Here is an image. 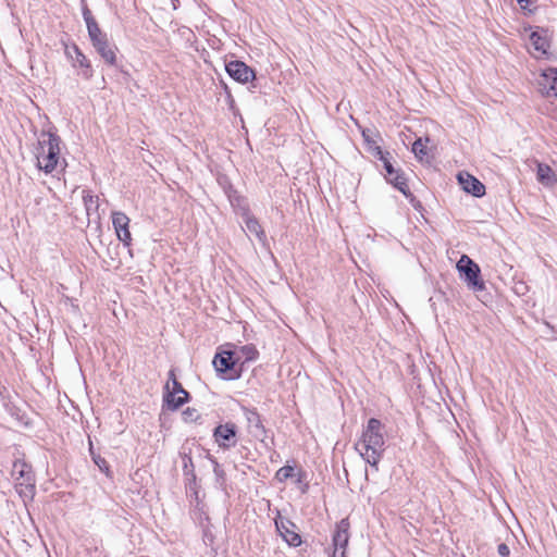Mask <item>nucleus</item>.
<instances>
[{
  "mask_svg": "<svg viewBox=\"0 0 557 557\" xmlns=\"http://www.w3.org/2000/svg\"><path fill=\"white\" fill-rule=\"evenodd\" d=\"M61 138L52 132H42L36 151L37 166L45 173L53 172L60 164Z\"/></svg>",
  "mask_w": 557,
  "mask_h": 557,
  "instance_id": "2",
  "label": "nucleus"
},
{
  "mask_svg": "<svg viewBox=\"0 0 557 557\" xmlns=\"http://www.w3.org/2000/svg\"><path fill=\"white\" fill-rule=\"evenodd\" d=\"M302 480H304V474H302V472H300V471H299V472L297 473V480H296V483H297V484H300V483H302Z\"/></svg>",
  "mask_w": 557,
  "mask_h": 557,
  "instance_id": "34",
  "label": "nucleus"
},
{
  "mask_svg": "<svg viewBox=\"0 0 557 557\" xmlns=\"http://www.w3.org/2000/svg\"><path fill=\"white\" fill-rule=\"evenodd\" d=\"M240 352L243 354L245 361L255 360L258 356V350L252 345H246L240 348Z\"/></svg>",
  "mask_w": 557,
  "mask_h": 557,
  "instance_id": "25",
  "label": "nucleus"
},
{
  "mask_svg": "<svg viewBox=\"0 0 557 557\" xmlns=\"http://www.w3.org/2000/svg\"><path fill=\"white\" fill-rule=\"evenodd\" d=\"M112 224L119 240L125 246H129L132 242L131 232L128 230L129 218L124 212L115 211L112 213Z\"/></svg>",
  "mask_w": 557,
  "mask_h": 557,
  "instance_id": "12",
  "label": "nucleus"
},
{
  "mask_svg": "<svg viewBox=\"0 0 557 557\" xmlns=\"http://www.w3.org/2000/svg\"><path fill=\"white\" fill-rule=\"evenodd\" d=\"M238 360L239 358H234V352L225 350L216 354L212 363L216 372L224 374V379L235 380L240 376V373L235 370Z\"/></svg>",
  "mask_w": 557,
  "mask_h": 557,
  "instance_id": "5",
  "label": "nucleus"
},
{
  "mask_svg": "<svg viewBox=\"0 0 557 557\" xmlns=\"http://www.w3.org/2000/svg\"><path fill=\"white\" fill-rule=\"evenodd\" d=\"M185 422H196L200 419V413L195 408H187L182 413Z\"/></svg>",
  "mask_w": 557,
  "mask_h": 557,
  "instance_id": "27",
  "label": "nucleus"
},
{
  "mask_svg": "<svg viewBox=\"0 0 557 557\" xmlns=\"http://www.w3.org/2000/svg\"><path fill=\"white\" fill-rule=\"evenodd\" d=\"M170 380H172V384H173V391L171 393H174V395L176 394H183V392H186L184 389V387L182 386V384L176 380V376L174 374V371H170Z\"/></svg>",
  "mask_w": 557,
  "mask_h": 557,
  "instance_id": "29",
  "label": "nucleus"
},
{
  "mask_svg": "<svg viewBox=\"0 0 557 557\" xmlns=\"http://www.w3.org/2000/svg\"><path fill=\"white\" fill-rule=\"evenodd\" d=\"M12 476L15 480V487L24 502L33 499L35 495V475L32 466L23 459H15L12 467Z\"/></svg>",
  "mask_w": 557,
  "mask_h": 557,
  "instance_id": "3",
  "label": "nucleus"
},
{
  "mask_svg": "<svg viewBox=\"0 0 557 557\" xmlns=\"http://www.w3.org/2000/svg\"><path fill=\"white\" fill-rule=\"evenodd\" d=\"M183 460H184V470L188 474L189 473L188 468L189 467L193 468V460L188 456H184Z\"/></svg>",
  "mask_w": 557,
  "mask_h": 557,
  "instance_id": "31",
  "label": "nucleus"
},
{
  "mask_svg": "<svg viewBox=\"0 0 557 557\" xmlns=\"http://www.w3.org/2000/svg\"><path fill=\"white\" fill-rule=\"evenodd\" d=\"M539 87L546 97L557 98V69L545 70L539 78Z\"/></svg>",
  "mask_w": 557,
  "mask_h": 557,
  "instance_id": "15",
  "label": "nucleus"
},
{
  "mask_svg": "<svg viewBox=\"0 0 557 557\" xmlns=\"http://www.w3.org/2000/svg\"><path fill=\"white\" fill-rule=\"evenodd\" d=\"M83 18L86 23L88 37L91 41V45L101 44V41H104L108 39V36L106 33L101 30L99 27L97 21L95 20L91 11L88 9L87 5H84L82 9Z\"/></svg>",
  "mask_w": 557,
  "mask_h": 557,
  "instance_id": "10",
  "label": "nucleus"
},
{
  "mask_svg": "<svg viewBox=\"0 0 557 557\" xmlns=\"http://www.w3.org/2000/svg\"><path fill=\"white\" fill-rule=\"evenodd\" d=\"M457 269L468 286L474 290H483L485 288L484 282L480 280V268L468 256L462 255L457 262Z\"/></svg>",
  "mask_w": 557,
  "mask_h": 557,
  "instance_id": "4",
  "label": "nucleus"
},
{
  "mask_svg": "<svg viewBox=\"0 0 557 557\" xmlns=\"http://www.w3.org/2000/svg\"><path fill=\"white\" fill-rule=\"evenodd\" d=\"M331 557H339V554L333 553ZM344 557H346V555H344Z\"/></svg>",
  "mask_w": 557,
  "mask_h": 557,
  "instance_id": "35",
  "label": "nucleus"
},
{
  "mask_svg": "<svg viewBox=\"0 0 557 557\" xmlns=\"http://www.w3.org/2000/svg\"><path fill=\"white\" fill-rule=\"evenodd\" d=\"M213 437L219 447L230 449L237 444L236 426L234 423L218 425L213 431Z\"/></svg>",
  "mask_w": 557,
  "mask_h": 557,
  "instance_id": "7",
  "label": "nucleus"
},
{
  "mask_svg": "<svg viewBox=\"0 0 557 557\" xmlns=\"http://www.w3.org/2000/svg\"><path fill=\"white\" fill-rule=\"evenodd\" d=\"M244 222L247 232L255 235L262 243L265 240L264 231L255 216L246 214Z\"/></svg>",
  "mask_w": 557,
  "mask_h": 557,
  "instance_id": "20",
  "label": "nucleus"
},
{
  "mask_svg": "<svg viewBox=\"0 0 557 557\" xmlns=\"http://www.w3.org/2000/svg\"><path fill=\"white\" fill-rule=\"evenodd\" d=\"M349 522L342 519L337 524L333 534V553L339 554V557L346 555V548L349 542Z\"/></svg>",
  "mask_w": 557,
  "mask_h": 557,
  "instance_id": "8",
  "label": "nucleus"
},
{
  "mask_svg": "<svg viewBox=\"0 0 557 557\" xmlns=\"http://www.w3.org/2000/svg\"><path fill=\"white\" fill-rule=\"evenodd\" d=\"M228 75L239 83H247L255 77V72L239 60L231 61L225 66Z\"/></svg>",
  "mask_w": 557,
  "mask_h": 557,
  "instance_id": "14",
  "label": "nucleus"
},
{
  "mask_svg": "<svg viewBox=\"0 0 557 557\" xmlns=\"http://www.w3.org/2000/svg\"><path fill=\"white\" fill-rule=\"evenodd\" d=\"M65 54L72 60L74 67L79 66L82 69L81 75L85 79H89L92 76V69L88 59L76 45L66 46Z\"/></svg>",
  "mask_w": 557,
  "mask_h": 557,
  "instance_id": "9",
  "label": "nucleus"
},
{
  "mask_svg": "<svg viewBox=\"0 0 557 557\" xmlns=\"http://www.w3.org/2000/svg\"><path fill=\"white\" fill-rule=\"evenodd\" d=\"M384 429L385 426L380 420L375 418L369 419L359 441L355 445L361 458L376 471L385 451Z\"/></svg>",
  "mask_w": 557,
  "mask_h": 557,
  "instance_id": "1",
  "label": "nucleus"
},
{
  "mask_svg": "<svg viewBox=\"0 0 557 557\" xmlns=\"http://www.w3.org/2000/svg\"><path fill=\"white\" fill-rule=\"evenodd\" d=\"M295 474V468L292 466H284L280 468L275 473V479L280 482H285L288 479L294 478Z\"/></svg>",
  "mask_w": 557,
  "mask_h": 557,
  "instance_id": "23",
  "label": "nucleus"
},
{
  "mask_svg": "<svg viewBox=\"0 0 557 557\" xmlns=\"http://www.w3.org/2000/svg\"><path fill=\"white\" fill-rule=\"evenodd\" d=\"M382 163L386 171V180L405 196L410 195L406 178L400 171L394 169L389 157L382 160Z\"/></svg>",
  "mask_w": 557,
  "mask_h": 557,
  "instance_id": "13",
  "label": "nucleus"
},
{
  "mask_svg": "<svg viewBox=\"0 0 557 557\" xmlns=\"http://www.w3.org/2000/svg\"><path fill=\"white\" fill-rule=\"evenodd\" d=\"M92 460L98 466V468L104 472L107 475L109 474V465L104 458H102L100 455H95L92 451Z\"/></svg>",
  "mask_w": 557,
  "mask_h": 557,
  "instance_id": "28",
  "label": "nucleus"
},
{
  "mask_svg": "<svg viewBox=\"0 0 557 557\" xmlns=\"http://www.w3.org/2000/svg\"><path fill=\"white\" fill-rule=\"evenodd\" d=\"M276 530L281 536L288 543V545L297 547L301 544L300 535L295 531L296 525L288 519L283 518L277 511V516L274 519Z\"/></svg>",
  "mask_w": 557,
  "mask_h": 557,
  "instance_id": "6",
  "label": "nucleus"
},
{
  "mask_svg": "<svg viewBox=\"0 0 557 557\" xmlns=\"http://www.w3.org/2000/svg\"><path fill=\"white\" fill-rule=\"evenodd\" d=\"M497 553L502 556V557H508L510 555V549L508 547L507 544L505 543H502L498 545L497 547Z\"/></svg>",
  "mask_w": 557,
  "mask_h": 557,
  "instance_id": "30",
  "label": "nucleus"
},
{
  "mask_svg": "<svg viewBox=\"0 0 557 557\" xmlns=\"http://www.w3.org/2000/svg\"><path fill=\"white\" fill-rule=\"evenodd\" d=\"M412 152L419 159H422L426 156V144L422 140V138H418L412 145Z\"/></svg>",
  "mask_w": 557,
  "mask_h": 557,
  "instance_id": "24",
  "label": "nucleus"
},
{
  "mask_svg": "<svg viewBox=\"0 0 557 557\" xmlns=\"http://www.w3.org/2000/svg\"><path fill=\"white\" fill-rule=\"evenodd\" d=\"M249 434L256 440L263 441L267 436L265 428L259 413L255 409L243 408Z\"/></svg>",
  "mask_w": 557,
  "mask_h": 557,
  "instance_id": "11",
  "label": "nucleus"
},
{
  "mask_svg": "<svg viewBox=\"0 0 557 557\" xmlns=\"http://www.w3.org/2000/svg\"><path fill=\"white\" fill-rule=\"evenodd\" d=\"M363 137H364V140L368 143L369 145V150L370 152L375 157L377 158L380 161L384 160L385 158L387 157H391L389 152L387 151H383L382 148L380 146H377L375 144V141L373 140H370V138L366 135V132L362 133Z\"/></svg>",
  "mask_w": 557,
  "mask_h": 557,
  "instance_id": "22",
  "label": "nucleus"
},
{
  "mask_svg": "<svg viewBox=\"0 0 557 557\" xmlns=\"http://www.w3.org/2000/svg\"><path fill=\"white\" fill-rule=\"evenodd\" d=\"M92 47L100 54V57L103 59L106 63H108L109 65H115V48L111 47L109 39L101 41V44H96Z\"/></svg>",
  "mask_w": 557,
  "mask_h": 557,
  "instance_id": "19",
  "label": "nucleus"
},
{
  "mask_svg": "<svg viewBox=\"0 0 557 557\" xmlns=\"http://www.w3.org/2000/svg\"><path fill=\"white\" fill-rule=\"evenodd\" d=\"M530 42L533 46L534 50L539 53L537 57L545 55L547 53V49L549 47L548 41L537 32H533L530 35Z\"/></svg>",
  "mask_w": 557,
  "mask_h": 557,
  "instance_id": "21",
  "label": "nucleus"
},
{
  "mask_svg": "<svg viewBox=\"0 0 557 557\" xmlns=\"http://www.w3.org/2000/svg\"><path fill=\"white\" fill-rule=\"evenodd\" d=\"M458 182L465 191L475 197H482L485 194V186L469 173H459Z\"/></svg>",
  "mask_w": 557,
  "mask_h": 557,
  "instance_id": "16",
  "label": "nucleus"
},
{
  "mask_svg": "<svg viewBox=\"0 0 557 557\" xmlns=\"http://www.w3.org/2000/svg\"><path fill=\"white\" fill-rule=\"evenodd\" d=\"M165 389L166 393L164 394L163 400L169 410H176L188 400L189 394L187 392L175 396L174 393H170L169 383L165 385Z\"/></svg>",
  "mask_w": 557,
  "mask_h": 557,
  "instance_id": "18",
  "label": "nucleus"
},
{
  "mask_svg": "<svg viewBox=\"0 0 557 557\" xmlns=\"http://www.w3.org/2000/svg\"><path fill=\"white\" fill-rule=\"evenodd\" d=\"M536 180L546 187H553L557 183V176L553 169L540 162H536Z\"/></svg>",
  "mask_w": 557,
  "mask_h": 557,
  "instance_id": "17",
  "label": "nucleus"
},
{
  "mask_svg": "<svg viewBox=\"0 0 557 557\" xmlns=\"http://www.w3.org/2000/svg\"><path fill=\"white\" fill-rule=\"evenodd\" d=\"M214 473L216 476L223 475V470L220 468V466L216 461H214Z\"/></svg>",
  "mask_w": 557,
  "mask_h": 557,
  "instance_id": "32",
  "label": "nucleus"
},
{
  "mask_svg": "<svg viewBox=\"0 0 557 557\" xmlns=\"http://www.w3.org/2000/svg\"><path fill=\"white\" fill-rule=\"evenodd\" d=\"M83 199H84L87 214H89L92 209H97V207H98V197L97 196L86 194V195H84Z\"/></svg>",
  "mask_w": 557,
  "mask_h": 557,
  "instance_id": "26",
  "label": "nucleus"
},
{
  "mask_svg": "<svg viewBox=\"0 0 557 557\" xmlns=\"http://www.w3.org/2000/svg\"><path fill=\"white\" fill-rule=\"evenodd\" d=\"M520 5L525 9L530 4V0H517Z\"/></svg>",
  "mask_w": 557,
  "mask_h": 557,
  "instance_id": "33",
  "label": "nucleus"
}]
</instances>
